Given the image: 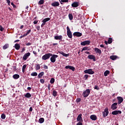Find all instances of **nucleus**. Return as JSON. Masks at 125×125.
Instances as JSON below:
<instances>
[{"label": "nucleus", "mask_w": 125, "mask_h": 125, "mask_svg": "<svg viewBox=\"0 0 125 125\" xmlns=\"http://www.w3.org/2000/svg\"><path fill=\"white\" fill-rule=\"evenodd\" d=\"M50 56L51 57L50 58L51 62H52V63H54V62H55V61H56V58H57V57H58V55L51 54Z\"/></svg>", "instance_id": "nucleus-1"}, {"label": "nucleus", "mask_w": 125, "mask_h": 125, "mask_svg": "<svg viewBox=\"0 0 125 125\" xmlns=\"http://www.w3.org/2000/svg\"><path fill=\"white\" fill-rule=\"evenodd\" d=\"M66 29H67V34L68 38H69V39H72L73 36L72 35V32L70 30V28H69V26H67L66 27Z\"/></svg>", "instance_id": "nucleus-2"}, {"label": "nucleus", "mask_w": 125, "mask_h": 125, "mask_svg": "<svg viewBox=\"0 0 125 125\" xmlns=\"http://www.w3.org/2000/svg\"><path fill=\"white\" fill-rule=\"evenodd\" d=\"M89 93H90V90L87 89L83 92V97H87L89 95Z\"/></svg>", "instance_id": "nucleus-3"}, {"label": "nucleus", "mask_w": 125, "mask_h": 125, "mask_svg": "<svg viewBox=\"0 0 125 125\" xmlns=\"http://www.w3.org/2000/svg\"><path fill=\"white\" fill-rule=\"evenodd\" d=\"M50 55H51V53H48V54H46L44 55L42 57V60H47V59H49V58H50Z\"/></svg>", "instance_id": "nucleus-4"}, {"label": "nucleus", "mask_w": 125, "mask_h": 125, "mask_svg": "<svg viewBox=\"0 0 125 125\" xmlns=\"http://www.w3.org/2000/svg\"><path fill=\"white\" fill-rule=\"evenodd\" d=\"M85 74H89V75H93L94 71L92 70V69H88L84 71Z\"/></svg>", "instance_id": "nucleus-5"}, {"label": "nucleus", "mask_w": 125, "mask_h": 125, "mask_svg": "<svg viewBox=\"0 0 125 125\" xmlns=\"http://www.w3.org/2000/svg\"><path fill=\"white\" fill-rule=\"evenodd\" d=\"M109 114V109L108 107H106L104 109V111L103 112V115L104 117H107Z\"/></svg>", "instance_id": "nucleus-6"}, {"label": "nucleus", "mask_w": 125, "mask_h": 125, "mask_svg": "<svg viewBox=\"0 0 125 125\" xmlns=\"http://www.w3.org/2000/svg\"><path fill=\"white\" fill-rule=\"evenodd\" d=\"M30 55H31V53H30V52L25 53L22 57L23 60H25V61L27 60V59H28V57H29V56H30Z\"/></svg>", "instance_id": "nucleus-7"}, {"label": "nucleus", "mask_w": 125, "mask_h": 125, "mask_svg": "<svg viewBox=\"0 0 125 125\" xmlns=\"http://www.w3.org/2000/svg\"><path fill=\"white\" fill-rule=\"evenodd\" d=\"M90 43V41H83L81 43V45H88V44H89Z\"/></svg>", "instance_id": "nucleus-8"}, {"label": "nucleus", "mask_w": 125, "mask_h": 125, "mask_svg": "<svg viewBox=\"0 0 125 125\" xmlns=\"http://www.w3.org/2000/svg\"><path fill=\"white\" fill-rule=\"evenodd\" d=\"M118 105V104L117 103H114L111 105V109L112 110H116L117 109V105Z\"/></svg>", "instance_id": "nucleus-9"}, {"label": "nucleus", "mask_w": 125, "mask_h": 125, "mask_svg": "<svg viewBox=\"0 0 125 125\" xmlns=\"http://www.w3.org/2000/svg\"><path fill=\"white\" fill-rule=\"evenodd\" d=\"M60 5L59 2L58 1H54L51 3L52 6H54L55 7H56Z\"/></svg>", "instance_id": "nucleus-10"}, {"label": "nucleus", "mask_w": 125, "mask_h": 125, "mask_svg": "<svg viewBox=\"0 0 125 125\" xmlns=\"http://www.w3.org/2000/svg\"><path fill=\"white\" fill-rule=\"evenodd\" d=\"M73 36H75L76 37H82L83 34L79 32H76L73 33Z\"/></svg>", "instance_id": "nucleus-11"}, {"label": "nucleus", "mask_w": 125, "mask_h": 125, "mask_svg": "<svg viewBox=\"0 0 125 125\" xmlns=\"http://www.w3.org/2000/svg\"><path fill=\"white\" fill-rule=\"evenodd\" d=\"M79 5V2H74L71 4V6H72V7H78Z\"/></svg>", "instance_id": "nucleus-12"}, {"label": "nucleus", "mask_w": 125, "mask_h": 125, "mask_svg": "<svg viewBox=\"0 0 125 125\" xmlns=\"http://www.w3.org/2000/svg\"><path fill=\"white\" fill-rule=\"evenodd\" d=\"M54 39L55 40H59V41H61V40H62V39H63V37L61 35L60 36H55L54 37Z\"/></svg>", "instance_id": "nucleus-13"}, {"label": "nucleus", "mask_w": 125, "mask_h": 125, "mask_svg": "<svg viewBox=\"0 0 125 125\" xmlns=\"http://www.w3.org/2000/svg\"><path fill=\"white\" fill-rule=\"evenodd\" d=\"M90 118L92 121H96L97 120V117L95 115H91Z\"/></svg>", "instance_id": "nucleus-14"}, {"label": "nucleus", "mask_w": 125, "mask_h": 125, "mask_svg": "<svg viewBox=\"0 0 125 125\" xmlns=\"http://www.w3.org/2000/svg\"><path fill=\"white\" fill-rule=\"evenodd\" d=\"M112 115H118V114H122L120 110H115L112 112Z\"/></svg>", "instance_id": "nucleus-15"}, {"label": "nucleus", "mask_w": 125, "mask_h": 125, "mask_svg": "<svg viewBox=\"0 0 125 125\" xmlns=\"http://www.w3.org/2000/svg\"><path fill=\"white\" fill-rule=\"evenodd\" d=\"M89 59H92L93 61H96L95 56L93 55H89L88 56Z\"/></svg>", "instance_id": "nucleus-16"}, {"label": "nucleus", "mask_w": 125, "mask_h": 125, "mask_svg": "<svg viewBox=\"0 0 125 125\" xmlns=\"http://www.w3.org/2000/svg\"><path fill=\"white\" fill-rule=\"evenodd\" d=\"M94 51L96 52V53H99V54H101L102 53L101 50H100V49H98V48H95Z\"/></svg>", "instance_id": "nucleus-17"}, {"label": "nucleus", "mask_w": 125, "mask_h": 125, "mask_svg": "<svg viewBox=\"0 0 125 125\" xmlns=\"http://www.w3.org/2000/svg\"><path fill=\"white\" fill-rule=\"evenodd\" d=\"M65 69H70V70H72V71H75V67L70 65L66 66Z\"/></svg>", "instance_id": "nucleus-18"}, {"label": "nucleus", "mask_w": 125, "mask_h": 125, "mask_svg": "<svg viewBox=\"0 0 125 125\" xmlns=\"http://www.w3.org/2000/svg\"><path fill=\"white\" fill-rule=\"evenodd\" d=\"M117 99L118 100V104H121V103L124 101V99H123L122 97H117Z\"/></svg>", "instance_id": "nucleus-19"}, {"label": "nucleus", "mask_w": 125, "mask_h": 125, "mask_svg": "<svg viewBox=\"0 0 125 125\" xmlns=\"http://www.w3.org/2000/svg\"><path fill=\"white\" fill-rule=\"evenodd\" d=\"M82 114H80L77 117V122H82L83 121V118H82Z\"/></svg>", "instance_id": "nucleus-20"}, {"label": "nucleus", "mask_w": 125, "mask_h": 125, "mask_svg": "<svg viewBox=\"0 0 125 125\" xmlns=\"http://www.w3.org/2000/svg\"><path fill=\"white\" fill-rule=\"evenodd\" d=\"M20 77V76L18 74H14L13 76V78L15 79V80H17L18 79H19Z\"/></svg>", "instance_id": "nucleus-21"}, {"label": "nucleus", "mask_w": 125, "mask_h": 125, "mask_svg": "<svg viewBox=\"0 0 125 125\" xmlns=\"http://www.w3.org/2000/svg\"><path fill=\"white\" fill-rule=\"evenodd\" d=\"M49 20H50V18H46L43 19L42 22H43V23H44L45 24V23H46V22H47L48 21H49Z\"/></svg>", "instance_id": "nucleus-22"}, {"label": "nucleus", "mask_w": 125, "mask_h": 125, "mask_svg": "<svg viewBox=\"0 0 125 125\" xmlns=\"http://www.w3.org/2000/svg\"><path fill=\"white\" fill-rule=\"evenodd\" d=\"M60 54H62V55H63V56H64V57H68L69 56V55L63 52H60Z\"/></svg>", "instance_id": "nucleus-23"}, {"label": "nucleus", "mask_w": 125, "mask_h": 125, "mask_svg": "<svg viewBox=\"0 0 125 125\" xmlns=\"http://www.w3.org/2000/svg\"><path fill=\"white\" fill-rule=\"evenodd\" d=\"M35 69L36 70H40V69H41V65H40V64H36V65L35 66Z\"/></svg>", "instance_id": "nucleus-24"}, {"label": "nucleus", "mask_w": 125, "mask_h": 125, "mask_svg": "<svg viewBox=\"0 0 125 125\" xmlns=\"http://www.w3.org/2000/svg\"><path fill=\"white\" fill-rule=\"evenodd\" d=\"M15 47L16 49H17V50H19V49H20V44H17V43L15 44Z\"/></svg>", "instance_id": "nucleus-25"}, {"label": "nucleus", "mask_w": 125, "mask_h": 125, "mask_svg": "<svg viewBox=\"0 0 125 125\" xmlns=\"http://www.w3.org/2000/svg\"><path fill=\"white\" fill-rule=\"evenodd\" d=\"M24 96H25V97H26V98H30L32 96V95H31V94H30V93H27L24 95Z\"/></svg>", "instance_id": "nucleus-26"}, {"label": "nucleus", "mask_w": 125, "mask_h": 125, "mask_svg": "<svg viewBox=\"0 0 125 125\" xmlns=\"http://www.w3.org/2000/svg\"><path fill=\"white\" fill-rule=\"evenodd\" d=\"M44 75V72H42L39 74L38 78H39V79H41V78H42V76H43Z\"/></svg>", "instance_id": "nucleus-27"}, {"label": "nucleus", "mask_w": 125, "mask_h": 125, "mask_svg": "<svg viewBox=\"0 0 125 125\" xmlns=\"http://www.w3.org/2000/svg\"><path fill=\"white\" fill-rule=\"evenodd\" d=\"M61 4H62L63 2H68L69 1V0H59Z\"/></svg>", "instance_id": "nucleus-28"}, {"label": "nucleus", "mask_w": 125, "mask_h": 125, "mask_svg": "<svg viewBox=\"0 0 125 125\" xmlns=\"http://www.w3.org/2000/svg\"><path fill=\"white\" fill-rule=\"evenodd\" d=\"M109 74H110V71L109 70H106L104 73V76L107 77Z\"/></svg>", "instance_id": "nucleus-29"}, {"label": "nucleus", "mask_w": 125, "mask_h": 125, "mask_svg": "<svg viewBox=\"0 0 125 125\" xmlns=\"http://www.w3.org/2000/svg\"><path fill=\"white\" fill-rule=\"evenodd\" d=\"M27 67L26 64H24L22 66V73H25V70H26V68Z\"/></svg>", "instance_id": "nucleus-30"}, {"label": "nucleus", "mask_w": 125, "mask_h": 125, "mask_svg": "<svg viewBox=\"0 0 125 125\" xmlns=\"http://www.w3.org/2000/svg\"><path fill=\"white\" fill-rule=\"evenodd\" d=\"M110 59H111V60H116V59H117V56H111L110 57Z\"/></svg>", "instance_id": "nucleus-31"}, {"label": "nucleus", "mask_w": 125, "mask_h": 125, "mask_svg": "<svg viewBox=\"0 0 125 125\" xmlns=\"http://www.w3.org/2000/svg\"><path fill=\"white\" fill-rule=\"evenodd\" d=\"M31 76H32L33 77H37V76H38V73L37 72H32L31 74Z\"/></svg>", "instance_id": "nucleus-32"}, {"label": "nucleus", "mask_w": 125, "mask_h": 125, "mask_svg": "<svg viewBox=\"0 0 125 125\" xmlns=\"http://www.w3.org/2000/svg\"><path fill=\"white\" fill-rule=\"evenodd\" d=\"M43 122H44V119L41 118L39 119V123H40V124H42Z\"/></svg>", "instance_id": "nucleus-33"}, {"label": "nucleus", "mask_w": 125, "mask_h": 125, "mask_svg": "<svg viewBox=\"0 0 125 125\" xmlns=\"http://www.w3.org/2000/svg\"><path fill=\"white\" fill-rule=\"evenodd\" d=\"M84 50H89V49H88V47H84L82 50V52H83Z\"/></svg>", "instance_id": "nucleus-34"}, {"label": "nucleus", "mask_w": 125, "mask_h": 125, "mask_svg": "<svg viewBox=\"0 0 125 125\" xmlns=\"http://www.w3.org/2000/svg\"><path fill=\"white\" fill-rule=\"evenodd\" d=\"M53 95L55 97H56V96L57 95V92H56V91H55V90H54L53 91Z\"/></svg>", "instance_id": "nucleus-35"}, {"label": "nucleus", "mask_w": 125, "mask_h": 125, "mask_svg": "<svg viewBox=\"0 0 125 125\" xmlns=\"http://www.w3.org/2000/svg\"><path fill=\"white\" fill-rule=\"evenodd\" d=\"M68 17L70 20H73V15L72 14H69Z\"/></svg>", "instance_id": "nucleus-36"}, {"label": "nucleus", "mask_w": 125, "mask_h": 125, "mask_svg": "<svg viewBox=\"0 0 125 125\" xmlns=\"http://www.w3.org/2000/svg\"><path fill=\"white\" fill-rule=\"evenodd\" d=\"M44 2V1L43 0H40L39 1V4L42 5V4H43Z\"/></svg>", "instance_id": "nucleus-37"}, {"label": "nucleus", "mask_w": 125, "mask_h": 125, "mask_svg": "<svg viewBox=\"0 0 125 125\" xmlns=\"http://www.w3.org/2000/svg\"><path fill=\"white\" fill-rule=\"evenodd\" d=\"M54 82H55L54 78H51L50 81V83H54Z\"/></svg>", "instance_id": "nucleus-38"}, {"label": "nucleus", "mask_w": 125, "mask_h": 125, "mask_svg": "<svg viewBox=\"0 0 125 125\" xmlns=\"http://www.w3.org/2000/svg\"><path fill=\"white\" fill-rule=\"evenodd\" d=\"M8 48V44H5L3 46V49H6V48Z\"/></svg>", "instance_id": "nucleus-39"}, {"label": "nucleus", "mask_w": 125, "mask_h": 125, "mask_svg": "<svg viewBox=\"0 0 125 125\" xmlns=\"http://www.w3.org/2000/svg\"><path fill=\"white\" fill-rule=\"evenodd\" d=\"M1 118L2 120H4V119H5V115L4 114H1Z\"/></svg>", "instance_id": "nucleus-40"}, {"label": "nucleus", "mask_w": 125, "mask_h": 125, "mask_svg": "<svg viewBox=\"0 0 125 125\" xmlns=\"http://www.w3.org/2000/svg\"><path fill=\"white\" fill-rule=\"evenodd\" d=\"M112 38H109L108 40V43H112Z\"/></svg>", "instance_id": "nucleus-41"}, {"label": "nucleus", "mask_w": 125, "mask_h": 125, "mask_svg": "<svg viewBox=\"0 0 125 125\" xmlns=\"http://www.w3.org/2000/svg\"><path fill=\"white\" fill-rule=\"evenodd\" d=\"M82 101V99L81 98H78L76 99V102L79 103V102H81Z\"/></svg>", "instance_id": "nucleus-42"}, {"label": "nucleus", "mask_w": 125, "mask_h": 125, "mask_svg": "<svg viewBox=\"0 0 125 125\" xmlns=\"http://www.w3.org/2000/svg\"><path fill=\"white\" fill-rule=\"evenodd\" d=\"M4 30V28L2 27L1 25H0V31L2 32Z\"/></svg>", "instance_id": "nucleus-43"}, {"label": "nucleus", "mask_w": 125, "mask_h": 125, "mask_svg": "<svg viewBox=\"0 0 125 125\" xmlns=\"http://www.w3.org/2000/svg\"><path fill=\"white\" fill-rule=\"evenodd\" d=\"M40 83H44V80L41 79L40 80Z\"/></svg>", "instance_id": "nucleus-44"}, {"label": "nucleus", "mask_w": 125, "mask_h": 125, "mask_svg": "<svg viewBox=\"0 0 125 125\" xmlns=\"http://www.w3.org/2000/svg\"><path fill=\"white\" fill-rule=\"evenodd\" d=\"M94 89H97V90H99V87H98V86L96 85L94 87Z\"/></svg>", "instance_id": "nucleus-45"}, {"label": "nucleus", "mask_w": 125, "mask_h": 125, "mask_svg": "<svg viewBox=\"0 0 125 125\" xmlns=\"http://www.w3.org/2000/svg\"><path fill=\"white\" fill-rule=\"evenodd\" d=\"M31 33V29H29L26 33V34H25V35H27V36H28V35H29V34H30Z\"/></svg>", "instance_id": "nucleus-46"}, {"label": "nucleus", "mask_w": 125, "mask_h": 125, "mask_svg": "<svg viewBox=\"0 0 125 125\" xmlns=\"http://www.w3.org/2000/svg\"><path fill=\"white\" fill-rule=\"evenodd\" d=\"M26 36H27V34H24L20 37V39H22V38H24V37H26Z\"/></svg>", "instance_id": "nucleus-47"}, {"label": "nucleus", "mask_w": 125, "mask_h": 125, "mask_svg": "<svg viewBox=\"0 0 125 125\" xmlns=\"http://www.w3.org/2000/svg\"><path fill=\"white\" fill-rule=\"evenodd\" d=\"M84 78H85V80H87V78H88V75L87 74L85 75Z\"/></svg>", "instance_id": "nucleus-48"}, {"label": "nucleus", "mask_w": 125, "mask_h": 125, "mask_svg": "<svg viewBox=\"0 0 125 125\" xmlns=\"http://www.w3.org/2000/svg\"><path fill=\"white\" fill-rule=\"evenodd\" d=\"M40 28H41V27H40V26H36V29L38 30V31H40Z\"/></svg>", "instance_id": "nucleus-49"}, {"label": "nucleus", "mask_w": 125, "mask_h": 125, "mask_svg": "<svg viewBox=\"0 0 125 125\" xmlns=\"http://www.w3.org/2000/svg\"><path fill=\"white\" fill-rule=\"evenodd\" d=\"M8 4V5H10V0H6Z\"/></svg>", "instance_id": "nucleus-50"}, {"label": "nucleus", "mask_w": 125, "mask_h": 125, "mask_svg": "<svg viewBox=\"0 0 125 125\" xmlns=\"http://www.w3.org/2000/svg\"><path fill=\"white\" fill-rule=\"evenodd\" d=\"M44 69H48V67L47 65H44Z\"/></svg>", "instance_id": "nucleus-51"}, {"label": "nucleus", "mask_w": 125, "mask_h": 125, "mask_svg": "<svg viewBox=\"0 0 125 125\" xmlns=\"http://www.w3.org/2000/svg\"><path fill=\"white\" fill-rule=\"evenodd\" d=\"M38 21H35L33 23L35 25H36V24H38Z\"/></svg>", "instance_id": "nucleus-52"}, {"label": "nucleus", "mask_w": 125, "mask_h": 125, "mask_svg": "<svg viewBox=\"0 0 125 125\" xmlns=\"http://www.w3.org/2000/svg\"><path fill=\"white\" fill-rule=\"evenodd\" d=\"M31 44H32V43H30V42H28V43H27L26 44V45H27V46H29V45H31Z\"/></svg>", "instance_id": "nucleus-53"}, {"label": "nucleus", "mask_w": 125, "mask_h": 125, "mask_svg": "<svg viewBox=\"0 0 125 125\" xmlns=\"http://www.w3.org/2000/svg\"><path fill=\"white\" fill-rule=\"evenodd\" d=\"M44 25H45V23H44V22H43L41 25V27L42 28Z\"/></svg>", "instance_id": "nucleus-54"}, {"label": "nucleus", "mask_w": 125, "mask_h": 125, "mask_svg": "<svg viewBox=\"0 0 125 125\" xmlns=\"http://www.w3.org/2000/svg\"><path fill=\"white\" fill-rule=\"evenodd\" d=\"M33 54H35V55H37V52L33 51Z\"/></svg>", "instance_id": "nucleus-55"}, {"label": "nucleus", "mask_w": 125, "mask_h": 125, "mask_svg": "<svg viewBox=\"0 0 125 125\" xmlns=\"http://www.w3.org/2000/svg\"><path fill=\"white\" fill-rule=\"evenodd\" d=\"M29 111H30V112H32V111H33V108H32V107H30Z\"/></svg>", "instance_id": "nucleus-56"}, {"label": "nucleus", "mask_w": 125, "mask_h": 125, "mask_svg": "<svg viewBox=\"0 0 125 125\" xmlns=\"http://www.w3.org/2000/svg\"><path fill=\"white\" fill-rule=\"evenodd\" d=\"M85 53H86V54H88V55L90 54V53L89 52H88V51L85 52Z\"/></svg>", "instance_id": "nucleus-57"}, {"label": "nucleus", "mask_w": 125, "mask_h": 125, "mask_svg": "<svg viewBox=\"0 0 125 125\" xmlns=\"http://www.w3.org/2000/svg\"><path fill=\"white\" fill-rule=\"evenodd\" d=\"M76 125H83V124L82 123H78Z\"/></svg>", "instance_id": "nucleus-58"}, {"label": "nucleus", "mask_w": 125, "mask_h": 125, "mask_svg": "<svg viewBox=\"0 0 125 125\" xmlns=\"http://www.w3.org/2000/svg\"><path fill=\"white\" fill-rule=\"evenodd\" d=\"M11 5H12L14 7V6H15V5H14V3L13 2H11Z\"/></svg>", "instance_id": "nucleus-59"}, {"label": "nucleus", "mask_w": 125, "mask_h": 125, "mask_svg": "<svg viewBox=\"0 0 125 125\" xmlns=\"http://www.w3.org/2000/svg\"><path fill=\"white\" fill-rule=\"evenodd\" d=\"M57 44H58V43H54L53 44V45H57Z\"/></svg>", "instance_id": "nucleus-60"}, {"label": "nucleus", "mask_w": 125, "mask_h": 125, "mask_svg": "<svg viewBox=\"0 0 125 125\" xmlns=\"http://www.w3.org/2000/svg\"><path fill=\"white\" fill-rule=\"evenodd\" d=\"M24 28V25H21L20 27V29H23Z\"/></svg>", "instance_id": "nucleus-61"}, {"label": "nucleus", "mask_w": 125, "mask_h": 125, "mask_svg": "<svg viewBox=\"0 0 125 125\" xmlns=\"http://www.w3.org/2000/svg\"><path fill=\"white\" fill-rule=\"evenodd\" d=\"M27 89H28V90H31V87H27Z\"/></svg>", "instance_id": "nucleus-62"}, {"label": "nucleus", "mask_w": 125, "mask_h": 125, "mask_svg": "<svg viewBox=\"0 0 125 125\" xmlns=\"http://www.w3.org/2000/svg\"><path fill=\"white\" fill-rule=\"evenodd\" d=\"M100 47H104V45L103 44L100 45Z\"/></svg>", "instance_id": "nucleus-63"}, {"label": "nucleus", "mask_w": 125, "mask_h": 125, "mask_svg": "<svg viewBox=\"0 0 125 125\" xmlns=\"http://www.w3.org/2000/svg\"><path fill=\"white\" fill-rule=\"evenodd\" d=\"M20 42V40H17L15 41V42Z\"/></svg>", "instance_id": "nucleus-64"}]
</instances>
